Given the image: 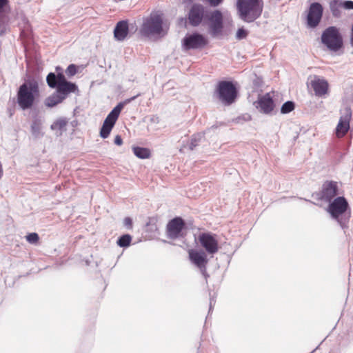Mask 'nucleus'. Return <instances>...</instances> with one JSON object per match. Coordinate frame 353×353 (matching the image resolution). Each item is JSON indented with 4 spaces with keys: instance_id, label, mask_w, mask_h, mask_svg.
Returning <instances> with one entry per match:
<instances>
[{
    "instance_id": "36",
    "label": "nucleus",
    "mask_w": 353,
    "mask_h": 353,
    "mask_svg": "<svg viewBox=\"0 0 353 353\" xmlns=\"http://www.w3.org/2000/svg\"><path fill=\"white\" fill-rule=\"evenodd\" d=\"M208 1L210 5L212 6H217L219 4H220L222 1V0H205Z\"/></svg>"
},
{
    "instance_id": "38",
    "label": "nucleus",
    "mask_w": 353,
    "mask_h": 353,
    "mask_svg": "<svg viewBox=\"0 0 353 353\" xmlns=\"http://www.w3.org/2000/svg\"><path fill=\"white\" fill-rule=\"evenodd\" d=\"M2 175H3V168H2V165L0 163V179L1 178Z\"/></svg>"
},
{
    "instance_id": "23",
    "label": "nucleus",
    "mask_w": 353,
    "mask_h": 353,
    "mask_svg": "<svg viewBox=\"0 0 353 353\" xmlns=\"http://www.w3.org/2000/svg\"><path fill=\"white\" fill-rule=\"evenodd\" d=\"M68 124V121L65 119L61 118L57 119L51 125V129L52 130H59V135L62 134L63 131H65V127Z\"/></svg>"
},
{
    "instance_id": "21",
    "label": "nucleus",
    "mask_w": 353,
    "mask_h": 353,
    "mask_svg": "<svg viewBox=\"0 0 353 353\" xmlns=\"http://www.w3.org/2000/svg\"><path fill=\"white\" fill-rule=\"evenodd\" d=\"M46 81L48 85L52 88L68 81L62 73H59L56 76L54 73L52 72L47 76Z\"/></svg>"
},
{
    "instance_id": "25",
    "label": "nucleus",
    "mask_w": 353,
    "mask_h": 353,
    "mask_svg": "<svg viewBox=\"0 0 353 353\" xmlns=\"http://www.w3.org/2000/svg\"><path fill=\"white\" fill-rule=\"evenodd\" d=\"M133 152L134 155L139 159H148L150 156V150L145 148L134 147Z\"/></svg>"
},
{
    "instance_id": "17",
    "label": "nucleus",
    "mask_w": 353,
    "mask_h": 353,
    "mask_svg": "<svg viewBox=\"0 0 353 353\" xmlns=\"http://www.w3.org/2000/svg\"><path fill=\"white\" fill-rule=\"evenodd\" d=\"M256 107L261 112L268 114L274 109V103L270 94H266L259 98Z\"/></svg>"
},
{
    "instance_id": "30",
    "label": "nucleus",
    "mask_w": 353,
    "mask_h": 353,
    "mask_svg": "<svg viewBox=\"0 0 353 353\" xmlns=\"http://www.w3.org/2000/svg\"><path fill=\"white\" fill-rule=\"evenodd\" d=\"M201 139H202V135H201V134L194 135L191 139V141H190V143L189 145L190 149L194 150V148L198 145L199 142H200Z\"/></svg>"
},
{
    "instance_id": "2",
    "label": "nucleus",
    "mask_w": 353,
    "mask_h": 353,
    "mask_svg": "<svg viewBox=\"0 0 353 353\" xmlns=\"http://www.w3.org/2000/svg\"><path fill=\"white\" fill-rule=\"evenodd\" d=\"M17 103L23 110L32 108L39 97V89L36 81H27L20 85L17 91Z\"/></svg>"
},
{
    "instance_id": "9",
    "label": "nucleus",
    "mask_w": 353,
    "mask_h": 353,
    "mask_svg": "<svg viewBox=\"0 0 353 353\" xmlns=\"http://www.w3.org/2000/svg\"><path fill=\"white\" fill-rule=\"evenodd\" d=\"M185 224L181 217L170 220L166 227L167 236L171 239H176L185 235Z\"/></svg>"
},
{
    "instance_id": "14",
    "label": "nucleus",
    "mask_w": 353,
    "mask_h": 353,
    "mask_svg": "<svg viewBox=\"0 0 353 353\" xmlns=\"http://www.w3.org/2000/svg\"><path fill=\"white\" fill-rule=\"evenodd\" d=\"M310 83L316 96L322 97L329 93V83L324 78L314 75L312 77Z\"/></svg>"
},
{
    "instance_id": "35",
    "label": "nucleus",
    "mask_w": 353,
    "mask_h": 353,
    "mask_svg": "<svg viewBox=\"0 0 353 353\" xmlns=\"http://www.w3.org/2000/svg\"><path fill=\"white\" fill-rule=\"evenodd\" d=\"M123 224L127 228H131L132 225V221L130 217H126L123 220Z\"/></svg>"
},
{
    "instance_id": "20",
    "label": "nucleus",
    "mask_w": 353,
    "mask_h": 353,
    "mask_svg": "<svg viewBox=\"0 0 353 353\" xmlns=\"http://www.w3.org/2000/svg\"><path fill=\"white\" fill-rule=\"evenodd\" d=\"M128 33V25L126 21H119L114 30V36L118 41H123Z\"/></svg>"
},
{
    "instance_id": "5",
    "label": "nucleus",
    "mask_w": 353,
    "mask_h": 353,
    "mask_svg": "<svg viewBox=\"0 0 353 353\" xmlns=\"http://www.w3.org/2000/svg\"><path fill=\"white\" fill-rule=\"evenodd\" d=\"M236 96V88L230 81L219 82L214 92V97L225 105L234 103Z\"/></svg>"
},
{
    "instance_id": "31",
    "label": "nucleus",
    "mask_w": 353,
    "mask_h": 353,
    "mask_svg": "<svg viewBox=\"0 0 353 353\" xmlns=\"http://www.w3.org/2000/svg\"><path fill=\"white\" fill-rule=\"evenodd\" d=\"M26 240L31 244H35L39 241V237L35 232L30 233L26 236Z\"/></svg>"
},
{
    "instance_id": "6",
    "label": "nucleus",
    "mask_w": 353,
    "mask_h": 353,
    "mask_svg": "<svg viewBox=\"0 0 353 353\" xmlns=\"http://www.w3.org/2000/svg\"><path fill=\"white\" fill-rule=\"evenodd\" d=\"M322 43L331 51L336 52L343 45L342 38L335 27H329L322 34Z\"/></svg>"
},
{
    "instance_id": "15",
    "label": "nucleus",
    "mask_w": 353,
    "mask_h": 353,
    "mask_svg": "<svg viewBox=\"0 0 353 353\" xmlns=\"http://www.w3.org/2000/svg\"><path fill=\"white\" fill-rule=\"evenodd\" d=\"M322 6L319 3H312L310 6L307 16V26L311 28L317 26L322 17Z\"/></svg>"
},
{
    "instance_id": "18",
    "label": "nucleus",
    "mask_w": 353,
    "mask_h": 353,
    "mask_svg": "<svg viewBox=\"0 0 353 353\" xmlns=\"http://www.w3.org/2000/svg\"><path fill=\"white\" fill-rule=\"evenodd\" d=\"M204 16V8L201 5H194L189 13L190 23L192 26H198Z\"/></svg>"
},
{
    "instance_id": "29",
    "label": "nucleus",
    "mask_w": 353,
    "mask_h": 353,
    "mask_svg": "<svg viewBox=\"0 0 353 353\" xmlns=\"http://www.w3.org/2000/svg\"><path fill=\"white\" fill-rule=\"evenodd\" d=\"M294 108V103L292 101H287L283 104L281 111L283 114H287L292 111Z\"/></svg>"
},
{
    "instance_id": "26",
    "label": "nucleus",
    "mask_w": 353,
    "mask_h": 353,
    "mask_svg": "<svg viewBox=\"0 0 353 353\" xmlns=\"http://www.w3.org/2000/svg\"><path fill=\"white\" fill-rule=\"evenodd\" d=\"M341 7H342V2L338 0H332L330 3V10L332 14L335 17H339L341 15Z\"/></svg>"
},
{
    "instance_id": "3",
    "label": "nucleus",
    "mask_w": 353,
    "mask_h": 353,
    "mask_svg": "<svg viewBox=\"0 0 353 353\" xmlns=\"http://www.w3.org/2000/svg\"><path fill=\"white\" fill-rule=\"evenodd\" d=\"M236 9L240 19L250 23L261 14L263 2L262 0H237Z\"/></svg>"
},
{
    "instance_id": "28",
    "label": "nucleus",
    "mask_w": 353,
    "mask_h": 353,
    "mask_svg": "<svg viewBox=\"0 0 353 353\" xmlns=\"http://www.w3.org/2000/svg\"><path fill=\"white\" fill-rule=\"evenodd\" d=\"M131 240H132V238H131L130 235L125 234L119 239V240L117 241V244L120 247H127L130 245Z\"/></svg>"
},
{
    "instance_id": "7",
    "label": "nucleus",
    "mask_w": 353,
    "mask_h": 353,
    "mask_svg": "<svg viewBox=\"0 0 353 353\" xmlns=\"http://www.w3.org/2000/svg\"><path fill=\"white\" fill-rule=\"evenodd\" d=\"M123 106H124V103H119L108 114V115L107 116V117L105 118V119L103 123L102 128L100 131V136L102 138L105 139L109 136V134H110L112 128L114 127Z\"/></svg>"
},
{
    "instance_id": "11",
    "label": "nucleus",
    "mask_w": 353,
    "mask_h": 353,
    "mask_svg": "<svg viewBox=\"0 0 353 353\" xmlns=\"http://www.w3.org/2000/svg\"><path fill=\"white\" fill-rule=\"evenodd\" d=\"M188 256L190 261L200 270L203 275L206 276V265L208 263L206 252L190 249L188 250Z\"/></svg>"
},
{
    "instance_id": "37",
    "label": "nucleus",
    "mask_w": 353,
    "mask_h": 353,
    "mask_svg": "<svg viewBox=\"0 0 353 353\" xmlns=\"http://www.w3.org/2000/svg\"><path fill=\"white\" fill-rule=\"evenodd\" d=\"M123 143L122 139L119 135H117L114 138V143L117 145H121Z\"/></svg>"
},
{
    "instance_id": "39",
    "label": "nucleus",
    "mask_w": 353,
    "mask_h": 353,
    "mask_svg": "<svg viewBox=\"0 0 353 353\" xmlns=\"http://www.w3.org/2000/svg\"><path fill=\"white\" fill-rule=\"evenodd\" d=\"M136 98V97H133L132 98L128 100V102L131 101L132 100H134Z\"/></svg>"
},
{
    "instance_id": "19",
    "label": "nucleus",
    "mask_w": 353,
    "mask_h": 353,
    "mask_svg": "<svg viewBox=\"0 0 353 353\" xmlns=\"http://www.w3.org/2000/svg\"><path fill=\"white\" fill-rule=\"evenodd\" d=\"M59 95L64 96V99L70 93H74L78 91V88L75 83L67 81L56 86Z\"/></svg>"
},
{
    "instance_id": "27",
    "label": "nucleus",
    "mask_w": 353,
    "mask_h": 353,
    "mask_svg": "<svg viewBox=\"0 0 353 353\" xmlns=\"http://www.w3.org/2000/svg\"><path fill=\"white\" fill-rule=\"evenodd\" d=\"M41 121L39 119H35L31 125V131L34 136L38 137L41 132Z\"/></svg>"
},
{
    "instance_id": "8",
    "label": "nucleus",
    "mask_w": 353,
    "mask_h": 353,
    "mask_svg": "<svg viewBox=\"0 0 353 353\" xmlns=\"http://www.w3.org/2000/svg\"><path fill=\"white\" fill-rule=\"evenodd\" d=\"M199 241L206 252L210 254H216L220 248L217 235L211 232L200 234Z\"/></svg>"
},
{
    "instance_id": "4",
    "label": "nucleus",
    "mask_w": 353,
    "mask_h": 353,
    "mask_svg": "<svg viewBox=\"0 0 353 353\" xmlns=\"http://www.w3.org/2000/svg\"><path fill=\"white\" fill-rule=\"evenodd\" d=\"M347 208L348 203L347 200L343 196H339L330 202L327 211L342 228H344L349 219V215L346 216Z\"/></svg>"
},
{
    "instance_id": "12",
    "label": "nucleus",
    "mask_w": 353,
    "mask_h": 353,
    "mask_svg": "<svg viewBox=\"0 0 353 353\" xmlns=\"http://www.w3.org/2000/svg\"><path fill=\"white\" fill-rule=\"evenodd\" d=\"M207 43V39L203 35L197 33L187 35L183 40V47L186 50L202 48Z\"/></svg>"
},
{
    "instance_id": "10",
    "label": "nucleus",
    "mask_w": 353,
    "mask_h": 353,
    "mask_svg": "<svg viewBox=\"0 0 353 353\" xmlns=\"http://www.w3.org/2000/svg\"><path fill=\"white\" fill-rule=\"evenodd\" d=\"M352 118V110L345 106L341 110V117L336 128V135L341 138L344 137L350 129V121Z\"/></svg>"
},
{
    "instance_id": "13",
    "label": "nucleus",
    "mask_w": 353,
    "mask_h": 353,
    "mask_svg": "<svg viewBox=\"0 0 353 353\" xmlns=\"http://www.w3.org/2000/svg\"><path fill=\"white\" fill-rule=\"evenodd\" d=\"M210 23V34L216 37L221 34L223 29V15L219 10H215L207 14Z\"/></svg>"
},
{
    "instance_id": "24",
    "label": "nucleus",
    "mask_w": 353,
    "mask_h": 353,
    "mask_svg": "<svg viewBox=\"0 0 353 353\" xmlns=\"http://www.w3.org/2000/svg\"><path fill=\"white\" fill-rule=\"evenodd\" d=\"M64 100V96L59 95L58 93L54 94L46 100V105L48 107H53Z\"/></svg>"
},
{
    "instance_id": "16",
    "label": "nucleus",
    "mask_w": 353,
    "mask_h": 353,
    "mask_svg": "<svg viewBox=\"0 0 353 353\" xmlns=\"http://www.w3.org/2000/svg\"><path fill=\"white\" fill-rule=\"evenodd\" d=\"M337 183L334 181H326L323 184L321 191V199L330 202L337 194Z\"/></svg>"
},
{
    "instance_id": "33",
    "label": "nucleus",
    "mask_w": 353,
    "mask_h": 353,
    "mask_svg": "<svg viewBox=\"0 0 353 353\" xmlns=\"http://www.w3.org/2000/svg\"><path fill=\"white\" fill-rule=\"evenodd\" d=\"M65 73L68 76L72 77L77 73V66L74 64H70L67 68Z\"/></svg>"
},
{
    "instance_id": "34",
    "label": "nucleus",
    "mask_w": 353,
    "mask_h": 353,
    "mask_svg": "<svg viewBox=\"0 0 353 353\" xmlns=\"http://www.w3.org/2000/svg\"><path fill=\"white\" fill-rule=\"evenodd\" d=\"M342 6L347 10L353 9V1H345L344 2H342Z\"/></svg>"
},
{
    "instance_id": "22",
    "label": "nucleus",
    "mask_w": 353,
    "mask_h": 353,
    "mask_svg": "<svg viewBox=\"0 0 353 353\" xmlns=\"http://www.w3.org/2000/svg\"><path fill=\"white\" fill-rule=\"evenodd\" d=\"M46 81L48 85L52 88L68 81L62 73H59L56 76L54 73L52 72L47 76Z\"/></svg>"
},
{
    "instance_id": "1",
    "label": "nucleus",
    "mask_w": 353,
    "mask_h": 353,
    "mask_svg": "<svg viewBox=\"0 0 353 353\" xmlns=\"http://www.w3.org/2000/svg\"><path fill=\"white\" fill-rule=\"evenodd\" d=\"M139 33L145 37L163 36L166 32L164 29L163 14L157 11L152 12L143 19Z\"/></svg>"
},
{
    "instance_id": "32",
    "label": "nucleus",
    "mask_w": 353,
    "mask_h": 353,
    "mask_svg": "<svg viewBox=\"0 0 353 353\" xmlns=\"http://www.w3.org/2000/svg\"><path fill=\"white\" fill-rule=\"evenodd\" d=\"M248 34V31L243 28H239L236 33V39L241 40L245 39Z\"/></svg>"
}]
</instances>
